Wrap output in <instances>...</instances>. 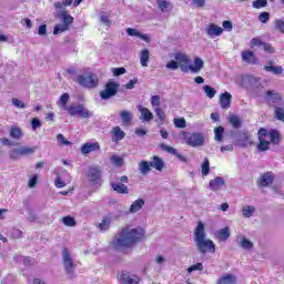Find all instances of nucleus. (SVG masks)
<instances>
[{"instance_id":"nucleus-40","label":"nucleus","mask_w":284,"mask_h":284,"mask_svg":"<svg viewBox=\"0 0 284 284\" xmlns=\"http://www.w3.org/2000/svg\"><path fill=\"white\" fill-rule=\"evenodd\" d=\"M260 143L256 145V149L260 151V152H267V150H270V145H271V142L268 139L266 140H258Z\"/></svg>"},{"instance_id":"nucleus-36","label":"nucleus","mask_w":284,"mask_h":284,"mask_svg":"<svg viewBox=\"0 0 284 284\" xmlns=\"http://www.w3.org/2000/svg\"><path fill=\"white\" fill-rule=\"evenodd\" d=\"M229 123L232 125V128H234L235 130H239L240 128H242L243 122L241 121V118H239V115H231L229 118Z\"/></svg>"},{"instance_id":"nucleus-55","label":"nucleus","mask_w":284,"mask_h":284,"mask_svg":"<svg viewBox=\"0 0 284 284\" xmlns=\"http://www.w3.org/2000/svg\"><path fill=\"white\" fill-rule=\"evenodd\" d=\"M9 156L12 161H17L21 156V150L20 149H12L9 152Z\"/></svg>"},{"instance_id":"nucleus-30","label":"nucleus","mask_w":284,"mask_h":284,"mask_svg":"<svg viewBox=\"0 0 284 284\" xmlns=\"http://www.w3.org/2000/svg\"><path fill=\"white\" fill-rule=\"evenodd\" d=\"M139 172L140 174H142L143 176H145V174H150V172H152V166L150 164V162L142 160L139 163Z\"/></svg>"},{"instance_id":"nucleus-11","label":"nucleus","mask_w":284,"mask_h":284,"mask_svg":"<svg viewBox=\"0 0 284 284\" xmlns=\"http://www.w3.org/2000/svg\"><path fill=\"white\" fill-rule=\"evenodd\" d=\"M251 48H262V50H264V52H267L268 54H274L276 52V50L270 44V42H264L263 40H261V38H253L251 40Z\"/></svg>"},{"instance_id":"nucleus-24","label":"nucleus","mask_w":284,"mask_h":284,"mask_svg":"<svg viewBox=\"0 0 284 284\" xmlns=\"http://www.w3.org/2000/svg\"><path fill=\"white\" fill-rule=\"evenodd\" d=\"M237 245L242 247V250H252L254 247V243L252 241L247 240L245 235L237 236Z\"/></svg>"},{"instance_id":"nucleus-64","label":"nucleus","mask_w":284,"mask_h":284,"mask_svg":"<svg viewBox=\"0 0 284 284\" xmlns=\"http://www.w3.org/2000/svg\"><path fill=\"white\" fill-rule=\"evenodd\" d=\"M168 70H179V62L176 60H171L169 63H166Z\"/></svg>"},{"instance_id":"nucleus-52","label":"nucleus","mask_w":284,"mask_h":284,"mask_svg":"<svg viewBox=\"0 0 284 284\" xmlns=\"http://www.w3.org/2000/svg\"><path fill=\"white\" fill-rule=\"evenodd\" d=\"M190 58L184 60L183 62H180L179 68L182 72H190Z\"/></svg>"},{"instance_id":"nucleus-34","label":"nucleus","mask_w":284,"mask_h":284,"mask_svg":"<svg viewBox=\"0 0 284 284\" xmlns=\"http://www.w3.org/2000/svg\"><path fill=\"white\" fill-rule=\"evenodd\" d=\"M254 212H256V207H254V205H244L242 207L244 219H252V216H254Z\"/></svg>"},{"instance_id":"nucleus-12","label":"nucleus","mask_w":284,"mask_h":284,"mask_svg":"<svg viewBox=\"0 0 284 284\" xmlns=\"http://www.w3.org/2000/svg\"><path fill=\"white\" fill-rule=\"evenodd\" d=\"M87 176L90 181V183H93V185H97L102 176L101 168L99 166H91L89 168V171L87 173Z\"/></svg>"},{"instance_id":"nucleus-41","label":"nucleus","mask_w":284,"mask_h":284,"mask_svg":"<svg viewBox=\"0 0 284 284\" xmlns=\"http://www.w3.org/2000/svg\"><path fill=\"white\" fill-rule=\"evenodd\" d=\"M62 223L67 227H75L77 226V220H74V217H72L70 215L62 217Z\"/></svg>"},{"instance_id":"nucleus-44","label":"nucleus","mask_w":284,"mask_h":284,"mask_svg":"<svg viewBox=\"0 0 284 284\" xmlns=\"http://www.w3.org/2000/svg\"><path fill=\"white\" fill-rule=\"evenodd\" d=\"M203 90L209 99H214V97H216V89L210 85H204Z\"/></svg>"},{"instance_id":"nucleus-21","label":"nucleus","mask_w":284,"mask_h":284,"mask_svg":"<svg viewBox=\"0 0 284 284\" xmlns=\"http://www.w3.org/2000/svg\"><path fill=\"white\" fill-rule=\"evenodd\" d=\"M113 143H119L125 139V132L120 126H114L111 131Z\"/></svg>"},{"instance_id":"nucleus-58","label":"nucleus","mask_w":284,"mask_h":284,"mask_svg":"<svg viewBox=\"0 0 284 284\" xmlns=\"http://www.w3.org/2000/svg\"><path fill=\"white\" fill-rule=\"evenodd\" d=\"M57 141L60 142V145H72V142L65 139V136L61 133L57 135Z\"/></svg>"},{"instance_id":"nucleus-62","label":"nucleus","mask_w":284,"mask_h":284,"mask_svg":"<svg viewBox=\"0 0 284 284\" xmlns=\"http://www.w3.org/2000/svg\"><path fill=\"white\" fill-rule=\"evenodd\" d=\"M151 105H152V108H154V110H155V108H159V105H161V97L153 95L151 98Z\"/></svg>"},{"instance_id":"nucleus-43","label":"nucleus","mask_w":284,"mask_h":284,"mask_svg":"<svg viewBox=\"0 0 284 284\" xmlns=\"http://www.w3.org/2000/svg\"><path fill=\"white\" fill-rule=\"evenodd\" d=\"M223 132H225V128H223V126H217L214 129V134H215L214 139L219 143H221V141H223Z\"/></svg>"},{"instance_id":"nucleus-3","label":"nucleus","mask_w":284,"mask_h":284,"mask_svg":"<svg viewBox=\"0 0 284 284\" xmlns=\"http://www.w3.org/2000/svg\"><path fill=\"white\" fill-rule=\"evenodd\" d=\"M58 17L62 21V24H57L53 28V34H61L62 32H68L70 30V26L74 23V18L70 16L68 10L63 9L62 11H58Z\"/></svg>"},{"instance_id":"nucleus-49","label":"nucleus","mask_w":284,"mask_h":284,"mask_svg":"<svg viewBox=\"0 0 284 284\" xmlns=\"http://www.w3.org/2000/svg\"><path fill=\"white\" fill-rule=\"evenodd\" d=\"M174 59L178 64H181V63H184L185 60L190 59V57H187V54L185 53L178 52L175 53Z\"/></svg>"},{"instance_id":"nucleus-35","label":"nucleus","mask_w":284,"mask_h":284,"mask_svg":"<svg viewBox=\"0 0 284 284\" xmlns=\"http://www.w3.org/2000/svg\"><path fill=\"white\" fill-rule=\"evenodd\" d=\"M148 61H150V50L143 49L140 53V63L142 68H148Z\"/></svg>"},{"instance_id":"nucleus-25","label":"nucleus","mask_w":284,"mask_h":284,"mask_svg":"<svg viewBox=\"0 0 284 284\" xmlns=\"http://www.w3.org/2000/svg\"><path fill=\"white\" fill-rule=\"evenodd\" d=\"M16 263H23L24 267H32L37 262L32 257H23L21 255H14Z\"/></svg>"},{"instance_id":"nucleus-45","label":"nucleus","mask_w":284,"mask_h":284,"mask_svg":"<svg viewBox=\"0 0 284 284\" xmlns=\"http://www.w3.org/2000/svg\"><path fill=\"white\" fill-rule=\"evenodd\" d=\"M171 2L169 0H158V7L161 12H168V8H170Z\"/></svg>"},{"instance_id":"nucleus-4","label":"nucleus","mask_w":284,"mask_h":284,"mask_svg":"<svg viewBox=\"0 0 284 284\" xmlns=\"http://www.w3.org/2000/svg\"><path fill=\"white\" fill-rule=\"evenodd\" d=\"M231 139H234L236 145L240 148H247V145H254L252 136L247 131H231Z\"/></svg>"},{"instance_id":"nucleus-61","label":"nucleus","mask_w":284,"mask_h":284,"mask_svg":"<svg viewBox=\"0 0 284 284\" xmlns=\"http://www.w3.org/2000/svg\"><path fill=\"white\" fill-rule=\"evenodd\" d=\"M174 125H175V128L183 129V128H186L187 122H185V119H183V118L174 119Z\"/></svg>"},{"instance_id":"nucleus-5","label":"nucleus","mask_w":284,"mask_h":284,"mask_svg":"<svg viewBox=\"0 0 284 284\" xmlns=\"http://www.w3.org/2000/svg\"><path fill=\"white\" fill-rule=\"evenodd\" d=\"M119 88H121L119 82L109 80V83L105 84L104 90L100 92V99H102V101H108L112 99V97H116V94H119Z\"/></svg>"},{"instance_id":"nucleus-48","label":"nucleus","mask_w":284,"mask_h":284,"mask_svg":"<svg viewBox=\"0 0 284 284\" xmlns=\"http://www.w3.org/2000/svg\"><path fill=\"white\" fill-rule=\"evenodd\" d=\"M112 224V221L110 219L108 220H103L100 224H99V230H101V232H108V230H110V225Z\"/></svg>"},{"instance_id":"nucleus-33","label":"nucleus","mask_w":284,"mask_h":284,"mask_svg":"<svg viewBox=\"0 0 284 284\" xmlns=\"http://www.w3.org/2000/svg\"><path fill=\"white\" fill-rule=\"evenodd\" d=\"M120 119H121L123 125H130V123H132V119H133L132 112L121 111Z\"/></svg>"},{"instance_id":"nucleus-53","label":"nucleus","mask_w":284,"mask_h":284,"mask_svg":"<svg viewBox=\"0 0 284 284\" xmlns=\"http://www.w3.org/2000/svg\"><path fill=\"white\" fill-rule=\"evenodd\" d=\"M110 159L113 165H116L118 168H121L123 165V158L119 155H111Z\"/></svg>"},{"instance_id":"nucleus-47","label":"nucleus","mask_w":284,"mask_h":284,"mask_svg":"<svg viewBox=\"0 0 284 284\" xmlns=\"http://www.w3.org/2000/svg\"><path fill=\"white\" fill-rule=\"evenodd\" d=\"M100 22L103 23V26H106V28H110L112 26V20H110V14L102 13L100 16Z\"/></svg>"},{"instance_id":"nucleus-2","label":"nucleus","mask_w":284,"mask_h":284,"mask_svg":"<svg viewBox=\"0 0 284 284\" xmlns=\"http://www.w3.org/2000/svg\"><path fill=\"white\" fill-rule=\"evenodd\" d=\"M205 236V224L200 221L193 232V242L196 251L202 255L207 254V252L214 254V252H216V244H214V241L206 239Z\"/></svg>"},{"instance_id":"nucleus-63","label":"nucleus","mask_w":284,"mask_h":284,"mask_svg":"<svg viewBox=\"0 0 284 284\" xmlns=\"http://www.w3.org/2000/svg\"><path fill=\"white\" fill-rule=\"evenodd\" d=\"M112 72L115 77H121V74H125L126 70L123 67L120 68H113Z\"/></svg>"},{"instance_id":"nucleus-28","label":"nucleus","mask_w":284,"mask_h":284,"mask_svg":"<svg viewBox=\"0 0 284 284\" xmlns=\"http://www.w3.org/2000/svg\"><path fill=\"white\" fill-rule=\"evenodd\" d=\"M139 112L143 119V121L150 122L152 119H154V114L150 111V109L140 105L139 106Z\"/></svg>"},{"instance_id":"nucleus-13","label":"nucleus","mask_w":284,"mask_h":284,"mask_svg":"<svg viewBox=\"0 0 284 284\" xmlns=\"http://www.w3.org/2000/svg\"><path fill=\"white\" fill-rule=\"evenodd\" d=\"M99 150H101L99 142H87L81 146V153L83 156H88L90 152H97Z\"/></svg>"},{"instance_id":"nucleus-16","label":"nucleus","mask_w":284,"mask_h":284,"mask_svg":"<svg viewBox=\"0 0 284 284\" xmlns=\"http://www.w3.org/2000/svg\"><path fill=\"white\" fill-rule=\"evenodd\" d=\"M205 32L211 37V39H214V37H221V34H223V28L216 26L215 23H210L206 26Z\"/></svg>"},{"instance_id":"nucleus-8","label":"nucleus","mask_w":284,"mask_h":284,"mask_svg":"<svg viewBox=\"0 0 284 284\" xmlns=\"http://www.w3.org/2000/svg\"><path fill=\"white\" fill-rule=\"evenodd\" d=\"M182 139H184L185 143L187 145H191V148H201L203 143H205V138L202 135V133H182Z\"/></svg>"},{"instance_id":"nucleus-26","label":"nucleus","mask_w":284,"mask_h":284,"mask_svg":"<svg viewBox=\"0 0 284 284\" xmlns=\"http://www.w3.org/2000/svg\"><path fill=\"white\" fill-rule=\"evenodd\" d=\"M143 205H145V200H143V199L135 200L131 204V206L129 209V213L136 214V212H139L143 207Z\"/></svg>"},{"instance_id":"nucleus-19","label":"nucleus","mask_w":284,"mask_h":284,"mask_svg":"<svg viewBox=\"0 0 284 284\" xmlns=\"http://www.w3.org/2000/svg\"><path fill=\"white\" fill-rule=\"evenodd\" d=\"M126 34L129 37H138V39H142V41H145V43H150V36H148L145 33H141L138 29L128 28Z\"/></svg>"},{"instance_id":"nucleus-39","label":"nucleus","mask_w":284,"mask_h":284,"mask_svg":"<svg viewBox=\"0 0 284 284\" xmlns=\"http://www.w3.org/2000/svg\"><path fill=\"white\" fill-rule=\"evenodd\" d=\"M68 101H70V94L63 93L58 101L59 108H63V110H67V108H69Z\"/></svg>"},{"instance_id":"nucleus-10","label":"nucleus","mask_w":284,"mask_h":284,"mask_svg":"<svg viewBox=\"0 0 284 284\" xmlns=\"http://www.w3.org/2000/svg\"><path fill=\"white\" fill-rule=\"evenodd\" d=\"M128 181H130L128 175H123L118 179V182H111L110 185L113 192H115L116 194H130V189L128 187V185L123 184L128 183Z\"/></svg>"},{"instance_id":"nucleus-20","label":"nucleus","mask_w":284,"mask_h":284,"mask_svg":"<svg viewBox=\"0 0 284 284\" xmlns=\"http://www.w3.org/2000/svg\"><path fill=\"white\" fill-rule=\"evenodd\" d=\"M220 105L222 110H227L232 105V94L230 92H224L220 95Z\"/></svg>"},{"instance_id":"nucleus-27","label":"nucleus","mask_w":284,"mask_h":284,"mask_svg":"<svg viewBox=\"0 0 284 284\" xmlns=\"http://www.w3.org/2000/svg\"><path fill=\"white\" fill-rule=\"evenodd\" d=\"M268 141L273 145H278L281 143V133L276 131L275 129H272L268 131Z\"/></svg>"},{"instance_id":"nucleus-42","label":"nucleus","mask_w":284,"mask_h":284,"mask_svg":"<svg viewBox=\"0 0 284 284\" xmlns=\"http://www.w3.org/2000/svg\"><path fill=\"white\" fill-rule=\"evenodd\" d=\"M34 152H37V146H31V148L22 146V148H20L21 156H28L30 154H34Z\"/></svg>"},{"instance_id":"nucleus-37","label":"nucleus","mask_w":284,"mask_h":284,"mask_svg":"<svg viewBox=\"0 0 284 284\" xmlns=\"http://www.w3.org/2000/svg\"><path fill=\"white\" fill-rule=\"evenodd\" d=\"M154 112L158 116V120H155L156 123H160L161 125H163L165 123V119H166L165 111H163V109H161V108H155Z\"/></svg>"},{"instance_id":"nucleus-60","label":"nucleus","mask_w":284,"mask_h":284,"mask_svg":"<svg viewBox=\"0 0 284 284\" xmlns=\"http://www.w3.org/2000/svg\"><path fill=\"white\" fill-rule=\"evenodd\" d=\"M161 150H164V152H168L169 154H173L175 156L176 154V149L172 148V146H168L166 144H160Z\"/></svg>"},{"instance_id":"nucleus-50","label":"nucleus","mask_w":284,"mask_h":284,"mask_svg":"<svg viewBox=\"0 0 284 284\" xmlns=\"http://www.w3.org/2000/svg\"><path fill=\"white\" fill-rule=\"evenodd\" d=\"M203 272V263H196V264H193L192 266H190L186 272L189 274H192V272Z\"/></svg>"},{"instance_id":"nucleus-7","label":"nucleus","mask_w":284,"mask_h":284,"mask_svg":"<svg viewBox=\"0 0 284 284\" xmlns=\"http://www.w3.org/2000/svg\"><path fill=\"white\" fill-rule=\"evenodd\" d=\"M77 83L82 88H97L99 85V77L94 73L80 74L77 78Z\"/></svg>"},{"instance_id":"nucleus-14","label":"nucleus","mask_w":284,"mask_h":284,"mask_svg":"<svg viewBox=\"0 0 284 284\" xmlns=\"http://www.w3.org/2000/svg\"><path fill=\"white\" fill-rule=\"evenodd\" d=\"M224 186L225 180L221 176H216L215 179L209 182V187L211 192H219L220 190H223Z\"/></svg>"},{"instance_id":"nucleus-57","label":"nucleus","mask_w":284,"mask_h":284,"mask_svg":"<svg viewBox=\"0 0 284 284\" xmlns=\"http://www.w3.org/2000/svg\"><path fill=\"white\" fill-rule=\"evenodd\" d=\"M258 21L261 23H267V21H270V12H267V11L261 12L258 16Z\"/></svg>"},{"instance_id":"nucleus-1","label":"nucleus","mask_w":284,"mask_h":284,"mask_svg":"<svg viewBox=\"0 0 284 284\" xmlns=\"http://www.w3.org/2000/svg\"><path fill=\"white\" fill-rule=\"evenodd\" d=\"M141 239H143V230L126 226L114 235L110 245L115 252H121L134 247V243Z\"/></svg>"},{"instance_id":"nucleus-22","label":"nucleus","mask_w":284,"mask_h":284,"mask_svg":"<svg viewBox=\"0 0 284 284\" xmlns=\"http://www.w3.org/2000/svg\"><path fill=\"white\" fill-rule=\"evenodd\" d=\"M264 70L265 72H271V74H283V67H276L272 60L264 65Z\"/></svg>"},{"instance_id":"nucleus-56","label":"nucleus","mask_w":284,"mask_h":284,"mask_svg":"<svg viewBox=\"0 0 284 284\" xmlns=\"http://www.w3.org/2000/svg\"><path fill=\"white\" fill-rule=\"evenodd\" d=\"M274 26L277 32L284 33V21L282 19L275 20Z\"/></svg>"},{"instance_id":"nucleus-32","label":"nucleus","mask_w":284,"mask_h":284,"mask_svg":"<svg viewBox=\"0 0 284 284\" xmlns=\"http://www.w3.org/2000/svg\"><path fill=\"white\" fill-rule=\"evenodd\" d=\"M203 59L196 57L194 58V65H190V71L193 73H199L201 70H203Z\"/></svg>"},{"instance_id":"nucleus-54","label":"nucleus","mask_w":284,"mask_h":284,"mask_svg":"<svg viewBox=\"0 0 284 284\" xmlns=\"http://www.w3.org/2000/svg\"><path fill=\"white\" fill-rule=\"evenodd\" d=\"M258 140H268L270 138V131L267 129H260L257 132Z\"/></svg>"},{"instance_id":"nucleus-23","label":"nucleus","mask_w":284,"mask_h":284,"mask_svg":"<svg viewBox=\"0 0 284 284\" xmlns=\"http://www.w3.org/2000/svg\"><path fill=\"white\" fill-rule=\"evenodd\" d=\"M151 168L158 170V172H163V168H165V162L160 156L154 155L152 161L149 162Z\"/></svg>"},{"instance_id":"nucleus-6","label":"nucleus","mask_w":284,"mask_h":284,"mask_svg":"<svg viewBox=\"0 0 284 284\" xmlns=\"http://www.w3.org/2000/svg\"><path fill=\"white\" fill-rule=\"evenodd\" d=\"M67 112L70 116H80V119H90V116H92V112L85 109V105L82 103L71 104L67 108Z\"/></svg>"},{"instance_id":"nucleus-46","label":"nucleus","mask_w":284,"mask_h":284,"mask_svg":"<svg viewBox=\"0 0 284 284\" xmlns=\"http://www.w3.org/2000/svg\"><path fill=\"white\" fill-rule=\"evenodd\" d=\"M201 168L203 176H207L210 174V160L207 158L204 159Z\"/></svg>"},{"instance_id":"nucleus-31","label":"nucleus","mask_w":284,"mask_h":284,"mask_svg":"<svg viewBox=\"0 0 284 284\" xmlns=\"http://www.w3.org/2000/svg\"><path fill=\"white\" fill-rule=\"evenodd\" d=\"M217 284H236V275L224 274L220 277Z\"/></svg>"},{"instance_id":"nucleus-17","label":"nucleus","mask_w":284,"mask_h":284,"mask_svg":"<svg viewBox=\"0 0 284 284\" xmlns=\"http://www.w3.org/2000/svg\"><path fill=\"white\" fill-rule=\"evenodd\" d=\"M274 179H275L274 173L266 172L261 175L257 183L262 187H267L268 185H272V183H274Z\"/></svg>"},{"instance_id":"nucleus-38","label":"nucleus","mask_w":284,"mask_h":284,"mask_svg":"<svg viewBox=\"0 0 284 284\" xmlns=\"http://www.w3.org/2000/svg\"><path fill=\"white\" fill-rule=\"evenodd\" d=\"M9 135L11 136V139H16L17 141H19V139L23 136V131H21L19 126H12Z\"/></svg>"},{"instance_id":"nucleus-15","label":"nucleus","mask_w":284,"mask_h":284,"mask_svg":"<svg viewBox=\"0 0 284 284\" xmlns=\"http://www.w3.org/2000/svg\"><path fill=\"white\" fill-rule=\"evenodd\" d=\"M122 283L124 284H139L141 281L139 276L129 273L128 271H123L120 275Z\"/></svg>"},{"instance_id":"nucleus-59","label":"nucleus","mask_w":284,"mask_h":284,"mask_svg":"<svg viewBox=\"0 0 284 284\" xmlns=\"http://www.w3.org/2000/svg\"><path fill=\"white\" fill-rule=\"evenodd\" d=\"M12 105H14V108H20V110H26V103H23V101L17 99V98H12Z\"/></svg>"},{"instance_id":"nucleus-29","label":"nucleus","mask_w":284,"mask_h":284,"mask_svg":"<svg viewBox=\"0 0 284 284\" xmlns=\"http://www.w3.org/2000/svg\"><path fill=\"white\" fill-rule=\"evenodd\" d=\"M215 236H216V239H219L220 241L225 243V241H227V239H230V226H225L224 229L219 230L215 233Z\"/></svg>"},{"instance_id":"nucleus-9","label":"nucleus","mask_w":284,"mask_h":284,"mask_svg":"<svg viewBox=\"0 0 284 284\" xmlns=\"http://www.w3.org/2000/svg\"><path fill=\"white\" fill-rule=\"evenodd\" d=\"M62 264L64 267L65 274H74V270H77V264H74V260H72V255L70 254V250H62Z\"/></svg>"},{"instance_id":"nucleus-18","label":"nucleus","mask_w":284,"mask_h":284,"mask_svg":"<svg viewBox=\"0 0 284 284\" xmlns=\"http://www.w3.org/2000/svg\"><path fill=\"white\" fill-rule=\"evenodd\" d=\"M242 61L245 63H250L251 65H258V58L252 51H243L242 52Z\"/></svg>"},{"instance_id":"nucleus-51","label":"nucleus","mask_w":284,"mask_h":284,"mask_svg":"<svg viewBox=\"0 0 284 284\" xmlns=\"http://www.w3.org/2000/svg\"><path fill=\"white\" fill-rule=\"evenodd\" d=\"M252 6L255 10H260V8H267V0H255Z\"/></svg>"}]
</instances>
